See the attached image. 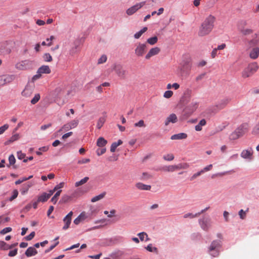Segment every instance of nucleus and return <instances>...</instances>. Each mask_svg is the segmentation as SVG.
<instances>
[{"mask_svg":"<svg viewBox=\"0 0 259 259\" xmlns=\"http://www.w3.org/2000/svg\"><path fill=\"white\" fill-rule=\"evenodd\" d=\"M215 21V17L214 16H208L200 26L198 35L202 37L208 35L214 28Z\"/></svg>","mask_w":259,"mask_h":259,"instance_id":"f257e3e1","label":"nucleus"},{"mask_svg":"<svg viewBox=\"0 0 259 259\" xmlns=\"http://www.w3.org/2000/svg\"><path fill=\"white\" fill-rule=\"evenodd\" d=\"M248 131V125L246 123H243L238 126L229 136L231 140H235L243 137Z\"/></svg>","mask_w":259,"mask_h":259,"instance_id":"f03ea898","label":"nucleus"},{"mask_svg":"<svg viewBox=\"0 0 259 259\" xmlns=\"http://www.w3.org/2000/svg\"><path fill=\"white\" fill-rule=\"evenodd\" d=\"M259 66L257 63L253 62L248 64L242 72V76L243 78L249 77L257 71Z\"/></svg>","mask_w":259,"mask_h":259,"instance_id":"7ed1b4c3","label":"nucleus"},{"mask_svg":"<svg viewBox=\"0 0 259 259\" xmlns=\"http://www.w3.org/2000/svg\"><path fill=\"white\" fill-rule=\"evenodd\" d=\"M221 247V241H213L208 248L209 254L213 257H217L219 255V248Z\"/></svg>","mask_w":259,"mask_h":259,"instance_id":"20e7f679","label":"nucleus"},{"mask_svg":"<svg viewBox=\"0 0 259 259\" xmlns=\"http://www.w3.org/2000/svg\"><path fill=\"white\" fill-rule=\"evenodd\" d=\"M147 45L145 43L139 42L136 45L135 54L138 57H142L147 52Z\"/></svg>","mask_w":259,"mask_h":259,"instance_id":"39448f33","label":"nucleus"},{"mask_svg":"<svg viewBox=\"0 0 259 259\" xmlns=\"http://www.w3.org/2000/svg\"><path fill=\"white\" fill-rule=\"evenodd\" d=\"M31 65V61L28 60H25L16 63L15 65V67L16 69L20 70H25L29 69Z\"/></svg>","mask_w":259,"mask_h":259,"instance_id":"423d86ee","label":"nucleus"},{"mask_svg":"<svg viewBox=\"0 0 259 259\" xmlns=\"http://www.w3.org/2000/svg\"><path fill=\"white\" fill-rule=\"evenodd\" d=\"M113 69L118 77L122 79L125 78L126 76V71L124 69L121 65L114 64L113 66Z\"/></svg>","mask_w":259,"mask_h":259,"instance_id":"0eeeda50","label":"nucleus"},{"mask_svg":"<svg viewBox=\"0 0 259 259\" xmlns=\"http://www.w3.org/2000/svg\"><path fill=\"white\" fill-rule=\"evenodd\" d=\"M145 5V2L137 3L136 5L130 7L126 10V14L128 15H132L136 13L138 10L143 7Z\"/></svg>","mask_w":259,"mask_h":259,"instance_id":"6e6552de","label":"nucleus"},{"mask_svg":"<svg viewBox=\"0 0 259 259\" xmlns=\"http://www.w3.org/2000/svg\"><path fill=\"white\" fill-rule=\"evenodd\" d=\"M201 228L204 231H208L211 227V220L208 218H203L199 220Z\"/></svg>","mask_w":259,"mask_h":259,"instance_id":"1a4fd4ad","label":"nucleus"},{"mask_svg":"<svg viewBox=\"0 0 259 259\" xmlns=\"http://www.w3.org/2000/svg\"><path fill=\"white\" fill-rule=\"evenodd\" d=\"M253 151L252 148H249L247 149L242 150L241 153V157L244 159H248L251 160L253 158Z\"/></svg>","mask_w":259,"mask_h":259,"instance_id":"9d476101","label":"nucleus"},{"mask_svg":"<svg viewBox=\"0 0 259 259\" xmlns=\"http://www.w3.org/2000/svg\"><path fill=\"white\" fill-rule=\"evenodd\" d=\"M160 52V49L158 47L152 48L148 52L145 56L146 60H149L150 58L154 56L158 55Z\"/></svg>","mask_w":259,"mask_h":259,"instance_id":"9b49d317","label":"nucleus"},{"mask_svg":"<svg viewBox=\"0 0 259 259\" xmlns=\"http://www.w3.org/2000/svg\"><path fill=\"white\" fill-rule=\"evenodd\" d=\"M33 90L34 88L32 86L27 85L22 92L21 94L25 98H29L32 95Z\"/></svg>","mask_w":259,"mask_h":259,"instance_id":"f8f14e48","label":"nucleus"},{"mask_svg":"<svg viewBox=\"0 0 259 259\" xmlns=\"http://www.w3.org/2000/svg\"><path fill=\"white\" fill-rule=\"evenodd\" d=\"M72 215H73L72 211H70L64 218L63 222L65 223V225L63 227V230H66L69 227L70 224L71 222V218H72Z\"/></svg>","mask_w":259,"mask_h":259,"instance_id":"ddd939ff","label":"nucleus"},{"mask_svg":"<svg viewBox=\"0 0 259 259\" xmlns=\"http://www.w3.org/2000/svg\"><path fill=\"white\" fill-rule=\"evenodd\" d=\"M198 105L199 103L198 102L193 100L191 103L186 107V110H189V113H192L196 110L198 107Z\"/></svg>","mask_w":259,"mask_h":259,"instance_id":"4468645a","label":"nucleus"},{"mask_svg":"<svg viewBox=\"0 0 259 259\" xmlns=\"http://www.w3.org/2000/svg\"><path fill=\"white\" fill-rule=\"evenodd\" d=\"M178 121L177 116L174 113L170 114L166 119L164 124L165 125L167 126L169 123H176Z\"/></svg>","mask_w":259,"mask_h":259,"instance_id":"2eb2a0df","label":"nucleus"},{"mask_svg":"<svg viewBox=\"0 0 259 259\" xmlns=\"http://www.w3.org/2000/svg\"><path fill=\"white\" fill-rule=\"evenodd\" d=\"M87 218V215L85 212H82L77 218L74 220L75 225H78L80 222L84 221Z\"/></svg>","mask_w":259,"mask_h":259,"instance_id":"dca6fc26","label":"nucleus"},{"mask_svg":"<svg viewBox=\"0 0 259 259\" xmlns=\"http://www.w3.org/2000/svg\"><path fill=\"white\" fill-rule=\"evenodd\" d=\"M136 187L140 190H147L149 191L151 189V186L144 184L142 183L139 182L136 184Z\"/></svg>","mask_w":259,"mask_h":259,"instance_id":"f3484780","label":"nucleus"},{"mask_svg":"<svg viewBox=\"0 0 259 259\" xmlns=\"http://www.w3.org/2000/svg\"><path fill=\"white\" fill-rule=\"evenodd\" d=\"M25 255L27 257L35 255L37 253V251L33 247H29L25 251Z\"/></svg>","mask_w":259,"mask_h":259,"instance_id":"a211bd4d","label":"nucleus"},{"mask_svg":"<svg viewBox=\"0 0 259 259\" xmlns=\"http://www.w3.org/2000/svg\"><path fill=\"white\" fill-rule=\"evenodd\" d=\"M187 135L185 133H179L178 134H175L172 135L170 139L172 140H182V139H185L187 138Z\"/></svg>","mask_w":259,"mask_h":259,"instance_id":"6ab92c4d","label":"nucleus"},{"mask_svg":"<svg viewBox=\"0 0 259 259\" xmlns=\"http://www.w3.org/2000/svg\"><path fill=\"white\" fill-rule=\"evenodd\" d=\"M259 56V48L257 47L252 49L249 54L250 57L252 59H256Z\"/></svg>","mask_w":259,"mask_h":259,"instance_id":"aec40b11","label":"nucleus"},{"mask_svg":"<svg viewBox=\"0 0 259 259\" xmlns=\"http://www.w3.org/2000/svg\"><path fill=\"white\" fill-rule=\"evenodd\" d=\"M231 99L229 98H225L222 100L217 105L219 109L224 108L226 105L230 102Z\"/></svg>","mask_w":259,"mask_h":259,"instance_id":"412c9836","label":"nucleus"},{"mask_svg":"<svg viewBox=\"0 0 259 259\" xmlns=\"http://www.w3.org/2000/svg\"><path fill=\"white\" fill-rule=\"evenodd\" d=\"M39 73H46L49 74L51 73V69L47 65H43L39 67L38 69Z\"/></svg>","mask_w":259,"mask_h":259,"instance_id":"4be33fe9","label":"nucleus"},{"mask_svg":"<svg viewBox=\"0 0 259 259\" xmlns=\"http://www.w3.org/2000/svg\"><path fill=\"white\" fill-rule=\"evenodd\" d=\"M152 177L153 176L151 174L147 172H144L141 174L140 179L142 181H147L152 179Z\"/></svg>","mask_w":259,"mask_h":259,"instance_id":"5701e85b","label":"nucleus"},{"mask_svg":"<svg viewBox=\"0 0 259 259\" xmlns=\"http://www.w3.org/2000/svg\"><path fill=\"white\" fill-rule=\"evenodd\" d=\"M106 194V193L105 192H104L97 196H94V197H93L92 198L91 202H95L96 201H98L99 200L102 199L103 198H104L105 197Z\"/></svg>","mask_w":259,"mask_h":259,"instance_id":"b1692460","label":"nucleus"},{"mask_svg":"<svg viewBox=\"0 0 259 259\" xmlns=\"http://www.w3.org/2000/svg\"><path fill=\"white\" fill-rule=\"evenodd\" d=\"M106 116H102L100 117L97 122V127L98 129H100L104 124L105 122L106 121Z\"/></svg>","mask_w":259,"mask_h":259,"instance_id":"393cba45","label":"nucleus"},{"mask_svg":"<svg viewBox=\"0 0 259 259\" xmlns=\"http://www.w3.org/2000/svg\"><path fill=\"white\" fill-rule=\"evenodd\" d=\"M206 121L205 119H201L199 123L195 126V129L196 131H201L202 130V126L205 125Z\"/></svg>","mask_w":259,"mask_h":259,"instance_id":"a878e982","label":"nucleus"},{"mask_svg":"<svg viewBox=\"0 0 259 259\" xmlns=\"http://www.w3.org/2000/svg\"><path fill=\"white\" fill-rule=\"evenodd\" d=\"M122 144V141L121 140H118L117 142H114L112 144L110 147V151L111 152H115L116 148Z\"/></svg>","mask_w":259,"mask_h":259,"instance_id":"bb28decb","label":"nucleus"},{"mask_svg":"<svg viewBox=\"0 0 259 259\" xmlns=\"http://www.w3.org/2000/svg\"><path fill=\"white\" fill-rule=\"evenodd\" d=\"M161 169L164 171L172 172L177 170L176 165L165 166L163 167Z\"/></svg>","mask_w":259,"mask_h":259,"instance_id":"cd10ccee","label":"nucleus"},{"mask_svg":"<svg viewBox=\"0 0 259 259\" xmlns=\"http://www.w3.org/2000/svg\"><path fill=\"white\" fill-rule=\"evenodd\" d=\"M107 143V141L103 137H100L97 142V145L99 147H102L105 146Z\"/></svg>","mask_w":259,"mask_h":259,"instance_id":"c85d7f7f","label":"nucleus"},{"mask_svg":"<svg viewBox=\"0 0 259 259\" xmlns=\"http://www.w3.org/2000/svg\"><path fill=\"white\" fill-rule=\"evenodd\" d=\"M190 165L188 163H181L176 165L177 170L182 169H187L189 167Z\"/></svg>","mask_w":259,"mask_h":259,"instance_id":"c756f323","label":"nucleus"},{"mask_svg":"<svg viewBox=\"0 0 259 259\" xmlns=\"http://www.w3.org/2000/svg\"><path fill=\"white\" fill-rule=\"evenodd\" d=\"M49 198L48 197V195H47V193H44L38 197V201L44 202L47 201Z\"/></svg>","mask_w":259,"mask_h":259,"instance_id":"7c9ffc66","label":"nucleus"},{"mask_svg":"<svg viewBox=\"0 0 259 259\" xmlns=\"http://www.w3.org/2000/svg\"><path fill=\"white\" fill-rule=\"evenodd\" d=\"M148 28L147 27H144L139 32L136 33L134 35V37L136 39L139 38L141 35L147 30Z\"/></svg>","mask_w":259,"mask_h":259,"instance_id":"2f4dec72","label":"nucleus"},{"mask_svg":"<svg viewBox=\"0 0 259 259\" xmlns=\"http://www.w3.org/2000/svg\"><path fill=\"white\" fill-rule=\"evenodd\" d=\"M240 32L244 35L250 34L252 33V30L248 28H239Z\"/></svg>","mask_w":259,"mask_h":259,"instance_id":"473e14b6","label":"nucleus"},{"mask_svg":"<svg viewBox=\"0 0 259 259\" xmlns=\"http://www.w3.org/2000/svg\"><path fill=\"white\" fill-rule=\"evenodd\" d=\"M89 180V178L88 177H85L83 179H81L80 181H79L78 182H76L75 183V186L77 187L81 185H82L84 184H85V183H87Z\"/></svg>","mask_w":259,"mask_h":259,"instance_id":"72a5a7b5","label":"nucleus"},{"mask_svg":"<svg viewBox=\"0 0 259 259\" xmlns=\"http://www.w3.org/2000/svg\"><path fill=\"white\" fill-rule=\"evenodd\" d=\"M157 41H158V38L157 36H154V37L149 38L147 40V43H148L149 44H150L151 45H155V44L157 43Z\"/></svg>","mask_w":259,"mask_h":259,"instance_id":"f704fd0d","label":"nucleus"},{"mask_svg":"<svg viewBox=\"0 0 259 259\" xmlns=\"http://www.w3.org/2000/svg\"><path fill=\"white\" fill-rule=\"evenodd\" d=\"M0 249L4 250L10 249L9 245L4 241H0Z\"/></svg>","mask_w":259,"mask_h":259,"instance_id":"c9c22d12","label":"nucleus"},{"mask_svg":"<svg viewBox=\"0 0 259 259\" xmlns=\"http://www.w3.org/2000/svg\"><path fill=\"white\" fill-rule=\"evenodd\" d=\"M62 190H60L58 191L56 194L54 195V196L52 198L51 201L54 203L56 204L57 201H58V197L60 195V193L61 192Z\"/></svg>","mask_w":259,"mask_h":259,"instance_id":"e433bc0d","label":"nucleus"},{"mask_svg":"<svg viewBox=\"0 0 259 259\" xmlns=\"http://www.w3.org/2000/svg\"><path fill=\"white\" fill-rule=\"evenodd\" d=\"M174 158V155L172 153L167 154L163 156V158L166 161H172Z\"/></svg>","mask_w":259,"mask_h":259,"instance_id":"4c0bfd02","label":"nucleus"},{"mask_svg":"<svg viewBox=\"0 0 259 259\" xmlns=\"http://www.w3.org/2000/svg\"><path fill=\"white\" fill-rule=\"evenodd\" d=\"M42 58L46 62H51L53 60L51 55L49 53H45Z\"/></svg>","mask_w":259,"mask_h":259,"instance_id":"58836bf2","label":"nucleus"},{"mask_svg":"<svg viewBox=\"0 0 259 259\" xmlns=\"http://www.w3.org/2000/svg\"><path fill=\"white\" fill-rule=\"evenodd\" d=\"M40 96L39 94H36L34 95V97L31 100V103L32 104H35L40 99Z\"/></svg>","mask_w":259,"mask_h":259,"instance_id":"ea45409f","label":"nucleus"},{"mask_svg":"<svg viewBox=\"0 0 259 259\" xmlns=\"http://www.w3.org/2000/svg\"><path fill=\"white\" fill-rule=\"evenodd\" d=\"M78 122H79L78 120L74 119L68 123H69L71 128H73L76 127L78 125Z\"/></svg>","mask_w":259,"mask_h":259,"instance_id":"a19ab883","label":"nucleus"},{"mask_svg":"<svg viewBox=\"0 0 259 259\" xmlns=\"http://www.w3.org/2000/svg\"><path fill=\"white\" fill-rule=\"evenodd\" d=\"M134 126L135 127H146V124L143 120H140L138 122L135 123Z\"/></svg>","mask_w":259,"mask_h":259,"instance_id":"79ce46f5","label":"nucleus"},{"mask_svg":"<svg viewBox=\"0 0 259 259\" xmlns=\"http://www.w3.org/2000/svg\"><path fill=\"white\" fill-rule=\"evenodd\" d=\"M9 77L0 76V86L4 85L7 81H9Z\"/></svg>","mask_w":259,"mask_h":259,"instance_id":"37998d69","label":"nucleus"},{"mask_svg":"<svg viewBox=\"0 0 259 259\" xmlns=\"http://www.w3.org/2000/svg\"><path fill=\"white\" fill-rule=\"evenodd\" d=\"M198 216H199V213H196L195 214H193L192 213H186L184 215V218H189L191 219H193L194 218L197 217Z\"/></svg>","mask_w":259,"mask_h":259,"instance_id":"c03bdc74","label":"nucleus"},{"mask_svg":"<svg viewBox=\"0 0 259 259\" xmlns=\"http://www.w3.org/2000/svg\"><path fill=\"white\" fill-rule=\"evenodd\" d=\"M107 60V57L106 55H102L98 61V64H102L103 63H105Z\"/></svg>","mask_w":259,"mask_h":259,"instance_id":"a18cd8bd","label":"nucleus"},{"mask_svg":"<svg viewBox=\"0 0 259 259\" xmlns=\"http://www.w3.org/2000/svg\"><path fill=\"white\" fill-rule=\"evenodd\" d=\"M173 92L171 91H167L165 92L163 95V97L165 98L168 99L172 97Z\"/></svg>","mask_w":259,"mask_h":259,"instance_id":"49530a36","label":"nucleus"},{"mask_svg":"<svg viewBox=\"0 0 259 259\" xmlns=\"http://www.w3.org/2000/svg\"><path fill=\"white\" fill-rule=\"evenodd\" d=\"M9 125L5 124L3 126L0 127V135L3 134L8 128Z\"/></svg>","mask_w":259,"mask_h":259,"instance_id":"de8ad7c7","label":"nucleus"},{"mask_svg":"<svg viewBox=\"0 0 259 259\" xmlns=\"http://www.w3.org/2000/svg\"><path fill=\"white\" fill-rule=\"evenodd\" d=\"M203 171L201 170L200 171L194 174L190 178L191 181H193L197 177L200 176L202 174H203Z\"/></svg>","mask_w":259,"mask_h":259,"instance_id":"09e8293b","label":"nucleus"},{"mask_svg":"<svg viewBox=\"0 0 259 259\" xmlns=\"http://www.w3.org/2000/svg\"><path fill=\"white\" fill-rule=\"evenodd\" d=\"M9 161L10 165H14L15 163L16 159L14 156L12 154L9 157Z\"/></svg>","mask_w":259,"mask_h":259,"instance_id":"8fccbe9b","label":"nucleus"},{"mask_svg":"<svg viewBox=\"0 0 259 259\" xmlns=\"http://www.w3.org/2000/svg\"><path fill=\"white\" fill-rule=\"evenodd\" d=\"M77 46H75L71 48L69 51V54L71 56H73L74 54L77 53Z\"/></svg>","mask_w":259,"mask_h":259,"instance_id":"3c124183","label":"nucleus"},{"mask_svg":"<svg viewBox=\"0 0 259 259\" xmlns=\"http://www.w3.org/2000/svg\"><path fill=\"white\" fill-rule=\"evenodd\" d=\"M18 191L16 190H15L13 192V195L9 198V200L11 201H13L14 199H15L16 198H17V197L18 196Z\"/></svg>","mask_w":259,"mask_h":259,"instance_id":"603ef678","label":"nucleus"},{"mask_svg":"<svg viewBox=\"0 0 259 259\" xmlns=\"http://www.w3.org/2000/svg\"><path fill=\"white\" fill-rule=\"evenodd\" d=\"M19 138H20V136H19V134H15L11 137V138L10 139V141L11 142H14V141L18 140L19 139Z\"/></svg>","mask_w":259,"mask_h":259,"instance_id":"864d4df0","label":"nucleus"},{"mask_svg":"<svg viewBox=\"0 0 259 259\" xmlns=\"http://www.w3.org/2000/svg\"><path fill=\"white\" fill-rule=\"evenodd\" d=\"M146 249L150 252H154L157 250V248L156 247H152L151 244H149L146 247Z\"/></svg>","mask_w":259,"mask_h":259,"instance_id":"5fc2aeb1","label":"nucleus"},{"mask_svg":"<svg viewBox=\"0 0 259 259\" xmlns=\"http://www.w3.org/2000/svg\"><path fill=\"white\" fill-rule=\"evenodd\" d=\"M11 231H12V228L11 227H6V228L3 229L2 230H1L0 233L1 234L4 235L7 233L11 232Z\"/></svg>","mask_w":259,"mask_h":259,"instance_id":"6e6d98bb","label":"nucleus"},{"mask_svg":"<svg viewBox=\"0 0 259 259\" xmlns=\"http://www.w3.org/2000/svg\"><path fill=\"white\" fill-rule=\"evenodd\" d=\"M26 155L24 153H23L21 151H18L17 152V157L19 159H25Z\"/></svg>","mask_w":259,"mask_h":259,"instance_id":"4d7b16f0","label":"nucleus"},{"mask_svg":"<svg viewBox=\"0 0 259 259\" xmlns=\"http://www.w3.org/2000/svg\"><path fill=\"white\" fill-rule=\"evenodd\" d=\"M34 236H35V232H32L29 235L26 236L25 237V238L26 240L29 241V240H31V239H32L33 238V237H34Z\"/></svg>","mask_w":259,"mask_h":259,"instance_id":"13d9d810","label":"nucleus"},{"mask_svg":"<svg viewBox=\"0 0 259 259\" xmlns=\"http://www.w3.org/2000/svg\"><path fill=\"white\" fill-rule=\"evenodd\" d=\"M106 148H102V149H98L97 150V154L98 156H100L102 154H103L106 152Z\"/></svg>","mask_w":259,"mask_h":259,"instance_id":"bf43d9fd","label":"nucleus"},{"mask_svg":"<svg viewBox=\"0 0 259 259\" xmlns=\"http://www.w3.org/2000/svg\"><path fill=\"white\" fill-rule=\"evenodd\" d=\"M239 215L241 219H244L246 217V213L243 209H241L239 211Z\"/></svg>","mask_w":259,"mask_h":259,"instance_id":"052dcab7","label":"nucleus"},{"mask_svg":"<svg viewBox=\"0 0 259 259\" xmlns=\"http://www.w3.org/2000/svg\"><path fill=\"white\" fill-rule=\"evenodd\" d=\"M17 254V249H15L14 250H11L8 254V255L11 257H13L15 256Z\"/></svg>","mask_w":259,"mask_h":259,"instance_id":"680f3d73","label":"nucleus"},{"mask_svg":"<svg viewBox=\"0 0 259 259\" xmlns=\"http://www.w3.org/2000/svg\"><path fill=\"white\" fill-rule=\"evenodd\" d=\"M146 235V233L145 232H141L138 234V236L139 237L141 241H143L144 240V238H145V236Z\"/></svg>","mask_w":259,"mask_h":259,"instance_id":"e2e57ef3","label":"nucleus"},{"mask_svg":"<svg viewBox=\"0 0 259 259\" xmlns=\"http://www.w3.org/2000/svg\"><path fill=\"white\" fill-rule=\"evenodd\" d=\"M90 161V159L89 158H84V159H82L81 160H79L78 161L77 163L78 164H84V163H88Z\"/></svg>","mask_w":259,"mask_h":259,"instance_id":"0e129e2a","label":"nucleus"},{"mask_svg":"<svg viewBox=\"0 0 259 259\" xmlns=\"http://www.w3.org/2000/svg\"><path fill=\"white\" fill-rule=\"evenodd\" d=\"M41 76V73H38V70H37V74L35 75H34L32 78V80L33 81H35L38 79H39Z\"/></svg>","mask_w":259,"mask_h":259,"instance_id":"69168bd1","label":"nucleus"},{"mask_svg":"<svg viewBox=\"0 0 259 259\" xmlns=\"http://www.w3.org/2000/svg\"><path fill=\"white\" fill-rule=\"evenodd\" d=\"M64 186V183L63 182H61L59 184L56 185L55 187H54V190H58V189H60L61 188H62Z\"/></svg>","mask_w":259,"mask_h":259,"instance_id":"338daca9","label":"nucleus"},{"mask_svg":"<svg viewBox=\"0 0 259 259\" xmlns=\"http://www.w3.org/2000/svg\"><path fill=\"white\" fill-rule=\"evenodd\" d=\"M253 132L256 134H259V122L254 127Z\"/></svg>","mask_w":259,"mask_h":259,"instance_id":"774afa93","label":"nucleus"}]
</instances>
